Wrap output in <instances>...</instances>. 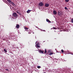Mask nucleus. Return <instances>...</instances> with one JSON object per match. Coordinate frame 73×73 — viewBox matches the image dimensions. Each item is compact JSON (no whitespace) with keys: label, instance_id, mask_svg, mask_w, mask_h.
Wrapping results in <instances>:
<instances>
[{"label":"nucleus","instance_id":"ddd939ff","mask_svg":"<svg viewBox=\"0 0 73 73\" xmlns=\"http://www.w3.org/2000/svg\"><path fill=\"white\" fill-rule=\"evenodd\" d=\"M65 1L66 2H68L69 1V0H65Z\"/></svg>","mask_w":73,"mask_h":73},{"label":"nucleus","instance_id":"412c9836","mask_svg":"<svg viewBox=\"0 0 73 73\" xmlns=\"http://www.w3.org/2000/svg\"><path fill=\"white\" fill-rule=\"evenodd\" d=\"M71 22H72V23H73V19H72L71 20Z\"/></svg>","mask_w":73,"mask_h":73},{"label":"nucleus","instance_id":"6ab92c4d","mask_svg":"<svg viewBox=\"0 0 73 73\" xmlns=\"http://www.w3.org/2000/svg\"><path fill=\"white\" fill-rule=\"evenodd\" d=\"M64 8L66 10L68 9V8H67V7H65Z\"/></svg>","mask_w":73,"mask_h":73},{"label":"nucleus","instance_id":"6e6552de","mask_svg":"<svg viewBox=\"0 0 73 73\" xmlns=\"http://www.w3.org/2000/svg\"><path fill=\"white\" fill-rule=\"evenodd\" d=\"M39 52L40 53H44V51L42 50H39Z\"/></svg>","mask_w":73,"mask_h":73},{"label":"nucleus","instance_id":"39448f33","mask_svg":"<svg viewBox=\"0 0 73 73\" xmlns=\"http://www.w3.org/2000/svg\"><path fill=\"white\" fill-rule=\"evenodd\" d=\"M45 5L46 7H48L49 6V4L48 3H47L45 4Z\"/></svg>","mask_w":73,"mask_h":73},{"label":"nucleus","instance_id":"7ed1b4c3","mask_svg":"<svg viewBox=\"0 0 73 73\" xmlns=\"http://www.w3.org/2000/svg\"><path fill=\"white\" fill-rule=\"evenodd\" d=\"M8 2H9V3L11 4H13V2H12L11 0H7Z\"/></svg>","mask_w":73,"mask_h":73},{"label":"nucleus","instance_id":"f03ea898","mask_svg":"<svg viewBox=\"0 0 73 73\" xmlns=\"http://www.w3.org/2000/svg\"><path fill=\"white\" fill-rule=\"evenodd\" d=\"M39 5L41 7H42L44 5V4H43L42 2H40L39 3Z\"/></svg>","mask_w":73,"mask_h":73},{"label":"nucleus","instance_id":"2eb2a0df","mask_svg":"<svg viewBox=\"0 0 73 73\" xmlns=\"http://www.w3.org/2000/svg\"><path fill=\"white\" fill-rule=\"evenodd\" d=\"M52 54H53V53H50V54H49V55H50V56H51V55H52Z\"/></svg>","mask_w":73,"mask_h":73},{"label":"nucleus","instance_id":"0eeeda50","mask_svg":"<svg viewBox=\"0 0 73 73\" xmlns=\"http://www.w3.org/2000/svg\"><path fill=\"white\" fill-rule=\"evenodd\" d=\"M46 21L47 22H48V23H51V21H50L49 19H46Z\"/></svg>","mask_w":73,"mask_h":73},{"label":"nucleus","instance_id":"20e7f679","mask_svg":"<svg viewBox=\"0 0 73 73\" xmlns=\"http://www.w3.org/2000/svg\"><path fill=\"white\" fill-rule=\"evenodd\" d=\"M24 29H25V31H27V32H28V28H27L26 27H24Z\"/></svg>","mask_w":73,"mask_h":73},{"label":"nucleus","instance_id":"4be33fe9","mask_svg":"<svg viewBox=\"0 0 73 73\" xmlns=\"http://www.w3.org/2000/svg\"><path fill=\"white\" fill-rule=\"evenodd\" d=\"M53 28L54 29H56V28L54 27H53Z\"/></svg>","mask_w":73,"mask_h":73},{"label":"nucleus","instance_id":"a211bd4d","mask_svg":"<svg viewBox=\"0 0 73 73\" xmlns=\"http://www.w3.org/2000/svg\"><path fill=\"white\" fill-rule=\"evenodd\" d=\"M46 53V49H45L44 53Z\"/></svg>","mask_w":73,"mask_h":73},{"label":"nucleus","instance_id":"bb28decb","mask_svg":"<svg viewBox=\"0 0 73 73\" xmlns=\"http://www.w3.org/2000/svg\"><path fill=\"white\" fill-rule=\"evenodd\" d=\"M6 4H7L8 3V2H6Z\"/></svg>","mask_w":73,"mask_h":73},{"label":"nucleus","instance_id":"f257e3e1","mask_svg":"<svg viewBox=\"0 0 73 73\" xmlns=\"http://www.w3.org/2000/svg\"><path fill=\"white\" fill-rule=\"evenodd\" d=\"M13 16L14 17H16V18H17V15L16 14V13H13Z\"/></svg>","mask_w":73,"mask_h":73},{"label":"nucleus","instance_id":"a878e982","mask_svg":"<svg viewBox=\"0 0 73 73\" xmlns=\"http://www.w3.org/2000/svg\"><path fill=\"white\" fill-rule=\"evenodd\" d=\"M17 13H19V11H17Z\"/></svg>","mask_w":73,"mask_h":73},{"label":"nucleus","instance_id":"393cba45","mask_svg":"<svg viewBox=\"0 0 73 73\" xmlns=\"http://www.w3.org/2000/svg\"><path fill=\"white\" fill-rule=\"evenodd\" d=\"M7 71H9L8 69H6L5 70Z\"/></svg>","mask_w":73,"mask_h":73},{"label":"nucleus","instance_id":"b1692460","mask_svg":"<svg viewBox=\"0 0 73 73\" xmlns=\"http://www.w3.org/2000/svg\"><path fill=\"white\" fill-rule=\"evenodd\" d=\"M18 14L19 15H21V13L20 12Z\"/></svg>","mask_w":73,"mask_h":73},{"label":"nucleus","instance_id":"f3484780","mask_svg":"<svg viewBox=\"0 0 73 73\" xmlns=\"http://www.w3.org/2000/svg\"><path fill=\"white\" fill-rule=\"evenodd\" d=\"M4 50L5 52H7V50H6V49H4Z\"/></svg>","mask_w":73,"mask_h":73},{"label":"nucleus","instance_id":"f8f14e48","mask_svg":"<svg viewBox=\"0 0 73 73\" xmlns=\"http://www.w3.org/2000/svg\"><path fill=\"white\" fill-rule=\"evenodd\" d=\"M31 12V10H28V11H27V13H30V12Z\"/></svg>","mask_w":73,"mask_h":73},{"label":"nucleus","instance_id":"aec40b11","mask_svg":"<svg viewBox=\"0 0 73 73\" xmlns=\"http://www.w3.org/2000/svg\"><path fill=\"white\" fill-rule=\"evenodd\" d=\"M61 51L62 53H64V50H61Z\"/></svg>","mask_w":73,"mask_h":73},{"label":"nucleus","instance_id":"9d476101","mask_svg":"<svg viewBox=\"0 0 73 73\" xmlns=\"http://www.w3.org/2000/svg\"><path fill=\"white\" fill-rule=\"evenodd\" d=\"M61 14V12H59V11L58 12V15L59 16H60V14Z\"/></svg>","mask_w":73,"mask_h":73},{"label":"nucleus","instance_id":"cd10ccee","mask_svg":"<svg viewBox=\"0 0 73 73\" xmlns=\"http://www.w3.org/2000/svg\"><path fill=\"white\" fill-rule=\"evenodd\" d=\"M33 33V34H34V33Z\"/></svg>","mask_w":73,"mask_h":73},{"label":"nucleus","instance_id":"dca6fc26","mask_svg":"<svg viewBox=\"0 0 73 73\" xmlns=\"http://www.w3.org/2000/svg\"><path fill=\"white\" fill-rule=\"evenodd\" d=\"M37 68H38V69H40V68H41V66H37Z\"/></svg>","mask_w":73,"mask_h":73},{"label":"nucleus","instance_id":"4468645a","mask_svg":"<svg viewBox=\"0 0 73 73\" xmlns=\"http://www.w3.org/2000/svg\"><path fill=\"white\" fill-rule=\"evenodd\" d=\"M12 5L14 6V7H16V5L13 3V4H12Z\"/></svg>","mask_w":73,"mask_h":73},{"label":"nucleus","instance_id":"1a4fd4ad","mask_svg":"<svg viewBox=\"0 0 73 73\" xmlns=\"http://www.w3.org/2000/svg\"><path fill=\"white\" fill-rule=\"evenodd\" d=\"M16 27L17 28H19L20 27V25H19L17 24L16 26Z\"/></svg>","mask_w":73,"mask_h":73},{"label":"nucleus","instance_id":"423d86ee","mask_svg":"<svg viewBox=\"0 0 73 73\" xmlns=\"http://www.w3.org/2000/svg\"><path fill=\"white\" fill-rule=\"evenodd\" d=\"M53 13L54 15H57V12L55 10H54L53 11Z\"/></svg>","mask_w":73,"mask_h":73},{"label":"nucleus","instance_id":"5701e85b","mask_svg":"<svg viewBox=\"0 0 73 73\" xmlns=\"http://www.w3.org/2000/svg\"><path fill=\"white\" fill-rule=\"evenodd\" d=\"M50 50H48V53H50Z\"/></svg>","mask_w":73,"mask_h":73},{"label":"nucleus","instance_id":"9b49d317","mask_svg":"<svg viewBox=\"0 0 73 73\" xmlns=\"http://www.w3.org/2000/svg\"><path fill=\"white\" fill-rule=\"evenodd\" d=\"M39 44L38 43H37L36 44V46H37V47H38V48H39V47H40V46H39Z\"/></svg>","mask_w":73,"mask_h":73}]
</instances>
